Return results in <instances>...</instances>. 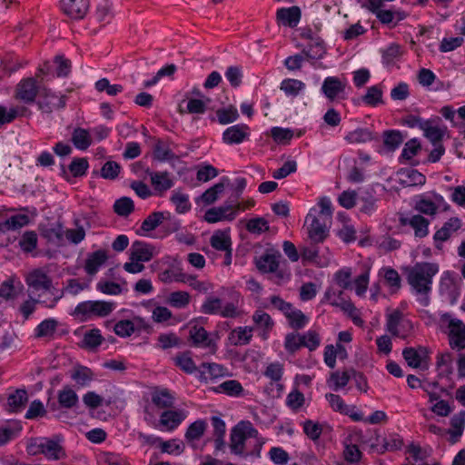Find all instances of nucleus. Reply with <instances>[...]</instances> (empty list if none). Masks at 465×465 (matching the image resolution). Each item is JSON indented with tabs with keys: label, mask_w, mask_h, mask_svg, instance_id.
Segmentation results:
<instances>
[{
	"label": "nucleus",
	"mask_w": 465,
	"mask_h": 465,
	"mask_svg": "<svg viewBox=\"0 0 465 465\" xmlns=\"http://www.w3.org/2000/svg\"><path fill=\"white\" fill-rule=\"evenodd\" d=\"M439 272V265L434 262H417L407 269V280L422 306L430 303V292L433 277Z\"/></svg>",
	"instance_id": "nucleus-1"
},
{
	"label": "nucleus",
	"mask_w": 465,
	"mask_h": 465,
	"mask_svg": "<svg viewBox=\"0 0 465 465\" xmlns=\"http://www.w3.org/2000/svg\"><path fill=\"white\" fill-rule=\"evenodd\" d=\"M242 296L238 292H233L231 301L223 303L222 299L210 295L207 296L201 305V312L209 315H219L223 318H236L241 315L239 308Z\"/></svg>",
	"instance_id": "nucleus-2"
},
{
	"label": "nucleus",
	"mask_w": 465,
	"mask_h": 465,
	"mask_svg": "<svg viewBox=\"0 0 465 465\" xmlns=\"http://www.w3.org/2000/svg\"><path fill=\"white\" fill-rule=\"evenodd\" d=\"M27 451L31 455L42 454L48 460H59L66 456L63 440L59 436L36 438L29 443Z\"/></svg>",
	"instance_id": "nucleus-3"
},
{
	"label": "nucleus",
	"mask_w": 465,
	"mask_h": 465,
	"mask_svg": "<svg viewBox=\"0 0 465 465\" xmlns=\"http://www.w3.org/2000/svg\"><path fill=\"white\" fill-rule=\"evenodd\" d=\"M115 308L114 302L85 301L77 304L74 314L81 322H87L96 318H104L110 315Z\"/></svg>",
	"instance_id": "nucleus-4"
},
{
	"label": "nucleus",
	"mask_w": 465,
	"mask_h": 465,
	"mask_svg": "<svg viewBox=\"0 0 465 465\" xmlns=\"http://www.w3.org/2000/svg\"><path fill=\"white\" fill-rule=\"evenodd\" d=\"M439 325L441 329H447L450 346L453 350L465 349V325L450 313H441L439 317Z\"/></svg>",
	"instance_id": "nucleus-5"
},
{
	"label": "nucleus",
	"mask_w": 465,
	"mask_h": 465,
	"mask_svg": "<svg viewBox=\"0 0 465 465\" xmlns=\"http://www.w3.org/2000/svg\"><path fill=\"white\" fill-rule=\"evenodd\" d=\"M249 439H255L260 446L263 441L258 439V431L250 421H241L232 430L231 433V450L235 454L244 452L245 441Z\"/></svg>",
	"instance_id": "nucleus-6"
},
{
	"label": "nucleus",
	"mask_w": 465,
	"mask_h": 465,
	"mask_svg": "<svg viewBox=\"0 0 465 465\" xmlns=\"http://www.w3.org/2000/svg\"><path fill=\"white\" fill-rule=\"evenodd\" d=\"M349 83L344 75L324 78L321 92L330 102L345 100L348 97Z\"/></svg>",
	"instance_id": "nucleus-7"
},
{
	"label": "nucleus",
	"mask_w": 465,
	"mask_h": 465,
	"mask_svg": "<svg viewBox=\"0 0 465 465\" xmlns=\"http://www.w3.org/2000/svg\"><path fill=\"white\" fill-rule=\"evenodd\" d=\"M280 252H267L258 258L256 266L262 272H273L278 282H283L290 279L291 273L287 270L279 269Z\"/></svg>",
	"instance_id": "nucleus-8"
},
{
	"label": "nucleus",
	"mask_w": 465,
	"mask_h": 465,
	"mask_svg": "<svg viewBox=\"0 0 465 465\" xmlns=\"http://www.w3.org/2000/svg\"><path fill=\"white\" fill-rule=\"evenodd\" d=\"M318 208H312L306 218L305 224L308 228V234L313 242H322L327 236L328 229L325 218L317 215Z\"/></svg>",
	"instance_id": "nucleus-9"
},
{
	"label": "nucleus",
	"mask_w": 465,
	"mask_h": 465,
	"mask_svg": "<svg viewBox=\"0 0 465 465\" xmlns=\"http://www.w3.org/2000/svg\"><path fill=\"white\" fill-rule=\"evenodd\" d=\"M189 336L195 347L205 349L211 354L216 352L217 342L203 327L198 325L191 327Z\"/></svg>",
	"instance_id": "nucleus-10"
},
{
	"label": "nucleus",
	"mask_w": 465,
	"mask_h": 465,
	"mask_svg": "<svg viewBox=\"0 0 465 465\" xmlns=\"http://www.w3.org/2000/svg\"><path fill=\"white\" fill-rule=\"evenodd\" d=\"M41 92L42 90L37 85L35 79L32 77L25 78L15 87V98L25 104H33Z\"/></svg>",
	"instance_id": "nucleus-11"
},
{
	"label": "nucleus",
	"mask_w": 465,
	"mask_h": 465,
	"mask_svg": "<svg viewBox=\"0 0 465 465\" xmlns=\"http://www.w3.org/2000/svg\"><path fill=\"white\" fill-rule=\"evenodd\" d=\"M251 129L247 124H238L226 128L223 133V142L228 145L242 143L250 139Z\"/></svg>",
	"instance_id": "nucleus-12"
},
{
	"label": "nucleus",
	"mask_w": 465,
	"mask_h": 465,
	"mask_svg": "<svg viewBox=\"0 0 465 465\" xmlns=\"http://www.w3.org/2000/svg\"><path fill=\"white\" fill-rule=\"evenodd\" d=\"M38 108L45 114H50L55 110L61 109L65 105L64 96L58 94L51 90L43 89L40 93Z\"/></svg>",
	"instance_id": "nucleus-13"
},
{
	"label": "nucleus",
	"mask_w": 465,
	"mask_h": 465,
	"mask_svg": "<svg viewBox=\"0 0 465 465\" xmlns=\"http://www.w3.org/2000/svg\"><path fill=\"white\" fill-rule=\"evenodd\" d=\"M188 411L183 409L164 411L159 419V426L162 430L173 431L187 418Z\"/></svg>",
	"instance_id": "nucleus-14"
},
{
	"label": "nucleus",
	"mask_w": 465,
	"mask_h": 465,
	"mask_svg": "<svg viewBox=\"0 0 465 465\" xmlns=\"http://www.w3.org/2000/svg\"><path fill=\"white\" fill-rule=\"evenodd\" d=\"M252 321L253 322L252 327L254 328L258 336L263 341L267 340L274 326L272 317L263 310L258 309L253 312Z\"/></svg>",
	"instance_id": "nucleus-15"
},
{
	"label": "nucleus",
	"mask_w": 465,
	"mask_h": 465,
	"mask_svg": "<svg viewBox=\"0 0 465 465\" xmlns=\"http://www.w3.org/2000/svg\"><path fill=\"white\" fill-rule=\"evenodd\" d=\"M411 328V322L402 319L399 312H393L387 318L386 330L395 337L406 338Z\"/></svg>",
	"instance_id": "nucleus-16"
},
{
	"label": "nucleus",
	"mask_w": 465,
	"mask_h": 465,
	"mask_svg": "<svg viewBox=\"0 0 465 465\" xmlns=\"http://www.w3.org/2000/svg\"><path fill=\"white\" fill-rule=\"evenodd\" d=\"M36 215L35 210L30 211L25 208L21 212L11 215L3 223L0 224V232L7 230H18L30 223L31 220Z\"/></svg>",
	"instance_id": "nucleus-17"
},
{
	"label": "nucleus",
	"mask_w": 465,
	"mask_h": 465,
	"mask_svg": "<svg viewBox=\"0 0 465 465\" xmlns=\"http://www.w3.org/2000/svg\"><path fill=\"white\" fill-rule=\"evenodd\" d=\"M229 375L228 369L216 362H203L198 369V379L208 382Z\"/></svg>",
	"instance_id": "nucleus-18"
},
{
	"label": "nucleus",
	"mask_w": 465,
	"mask_h": 465,
	"mask_svg": "<svg viewBox=\"0 0 465 465\" xmlns=\"http://www.w3.org/2000/svg\"><path fill=\"white\" fill-rule=\"evenodd\" d=\"M129 260L139 261L143 263L151 261L156 254L155 248L145 242L135 241L132 243L129 251Z\"/></svg>",
	"instance_id": "nucleus-19"
},
{
	"label": "nucleus",
	"mask_w": 465,
	"mask_h": 465,
	"mask_svg": "<svg viewBox=\"0 0 465 465\" xmlns=\"http://www.w3.org/2000/svg\"><path fill=\"white\" fill-rule=\"evenodd\" d=\"M232 203H225L218 207L208 209L204 214V221L209 223H215L221 221H232L237 216Z\"/></svg>",
	"instance_id": "nucleus-20"
},
{
	"label": "nucleus",
	"mask_w": 465,
	"mask_h": 465,
	"mask_svg": "<svg viewBox=\"0 0 465 465\" xmlns=\"http://www.w3.org/2000/svg\"><path fill=\"white\" fill-rule=\"evenodd\" d=\"M25 282L34 292H49L52 288V281L43 269L30 272Z\"/></svg>",
	"instance_id": "nucleus-21"
},
{
	"label": "nucleus",
	"mask_w": 465,
	"mask_h": 465,
	"mask_svg": "<svg viewBox=\"0 0 465 465\" xmlns=\"http://www.w3.org/2000/svg\"><path fill=\"white\" fill-rule=\"evenodd\" d=\"M435 365L439 379L451 381L454 374V359L450 352H439L436 356Z\"/></svg>",
	"instance_id": "nucleus-22"
},
{
	"label": "nucleus",
	"mask_w": 465,
	"mask_h": 465,
	"mask_svg": "<svg viewBox=\"0 0 465 465\" xmlns=\"http://www.w3.org/2000/svg\"><path fill=\"white\" fill-rule=\"evenodd\" d=\"M443 203L444 198L440 194L422 195L416 202L415 209L426 215H434Z\"/></svg>",
	"instance_id": "nucleus-23"
},
{
	"label": "nucleus",
	"mask_w": 465,
	"mask_h": 465,
	"mask_svg": "<svg viewBox=\"0 0 465 465\" xmlns=\"http://www.w3.org/2000/svg\"><path fill=\"white\" fill-rule=\"evenodd\" d=\"M302 12L298 6L282 7L277 10L276 19L280 25L294 28L298 25Z\"/></svg>",
	"instance_id": "nucleus-24"
},
{
	"label": "nucleus",
	"mask_w": 465,
	"mask_h": 465,
	"mask_svg": "<svg viewBox=\"0 0 465 465\" xmlns=\"http://www.w3.org/2000/svg\"><path fill=\"white\" fill-rule=\"evenodd\" d=\"M61 8L71 18L81 19L89 9V0H62Z\"/></svg>",
	"instance_id": "nucleus-25"
},
{
	"label": "nucleus",
	"mask_w": 465,
	"mask_h": 465,
	"mask_svg": "<svg viewBox=\"0 0 465 465\" xmlns=\"http://www.w3.org/2000/svg\"><path fill=\"white\" fill-rule=\"evenodd\" d=\"M400 223L403 226H411L414 234L418 238H423L429 233V221L420 214H413L411 216H402L400 218Z\"/></svg>",
	"instance_id": "nucleus-26"
},
{
	"label": "nucleus",
	"mask_w": 465,
	"mask_h": 465,
	"mask_svg": "<svg viewBox=\"0 0 465 465\" xmlns=\"http://www.w3.org/2000/svg\"><path fill=\"white\" fill-rule=\"evenodd\" d=\"M144 325L141 317H134L129 320H121L114 324V333L122 338L130 337L135 331H139Z\"/></svg>",
	"instance_id": "nucleus-27"
},
{
	"label": "nucleus",
	"mask_w": 465,
	"mask_h": 465,
	"mask_svg": "<svg viewBox=\"0 0 465 465\" xmlns=\"http://www.w3.org/2000/svg\"><path fill=\"white\" fill-rule=\"evenodd\" d=\"M399 183L403 186H419L426 182V177L412 168L401 169L397 173Z\"/></svg>",
	"instance_id": "nucleus-28"
},
{
	"label": "nucleus",
	"mask_w": 465,
	"mask_h": 465,
	"mask_svg": "<svg viewBox=\"0 0 465 465\" xmlns=\"http://www.w3.org/2000/svg\"><path fill=\"white\" fill-rule=\"evenodd\" d=\"M253 331L254 328L252 326H239L230 331L228 340L234 346L247 345L252 341Z\"/></svg>",
	"instance_id": "nucleus-29"
},
{
	"label": "nucleus",
	"mask_w": 465,
	"mask_h": 465,
	"mask_svg": "<svg viewBox=\"0 0 465 465\" xmlns=\"http://www.w3.org/2000/svg\"><path fill=\"white\" fill-rule=\"evenodd\" d=\"M59 325L60 323L56 319L47 318L34 329V335L38 339L53 340L55 338Z\"/></svg>",
	"instance_id": "nucleus-30"
},
{
	"label": "nucleus",
	"mask_w": 465,
	"mask_h": 465,
	"mask_svg": "<svg viewBox=\"0 0 465 465\" xmlns=\"http://www.w3.org/2000/svg\"><path fill=\"white\" fill-rule=\"evenodd\" d=\"M402 355L408 365L412 368L427 367V353L423 348H406L403 350Z\"/></svg>",
	"instance_id": "nucleus-31"
},
{
	"label": "nucleus",
	"mask_w": 465,
	"mask_h": 465,
	"mask_svg": "<svg viewBox=\"0 0 465 465\" xmlns=\"http://www.w3.org/2000/svg\"><path fill=\"white\" fill-rule=\"evenodd\" d=\"M420 129L423 131L424 136L429 139L432 144L440 143L447 133L446 126L428 121L420 124Z\"/></svg>",
	"instance_id": "nucleus-32"
},
{
	"label": "nucleus",
	"mask_w": 465,
	"mask_h": 465,
	"mask_svg": "<svg viewBox=\"0 0 465 465\" xmlns=\"http://www.w3.org/2000/svg\"><path fill=\"white\" fill-rule=\"evenodd\" d=\"M108 256L104 250L95 251L88 255L84 264V270L87 274L94 275L105 263Z\"/></svg>",
	"instance_id": "nucleus-33"
},
{
	"label": "nucleus",
	"mask_w": 465,
	"mask_h": 465,
	"mask_svg": "<svg viewBox=\"0 0 465 465\" xmlns=\"http://www.w3.org/2000/svg\"><path fill=\"white\" fill-rule=\"evenodd\" d=\"M440 292L451 299L459 294L457 279L452 272L447 271L442 273L440 282Z\"/></svg>",
	"instance_id": "nucleus-34"
},
{
	"label": "nucleus",
	"mask_w": 465,
	"mask_h": 465,
	"mask_svg": "<svg viewBox=\"0 0 465 465\" xmlns=\"http://www.w3.org/2000/svg\"><path fill=\"white\" fill-rule=\"evenodd\" d=\"M150 179L154 190L158 192H166L174 185L172 174L168 172L151 173Z\"/></svg>",
	"instance_id": "nucleus-35"
},
{
	"label": "nucleus",
	"mask_w": 465,
	"mask_h": 465,
	"mask_svg": "<svg viewBox=\"0 0 465 465\" xmlns=\"http://www.w3.org/2000/svg\"><path fill=\"white\" fill-rule=\"evenodd\" d=\"M348 301L344 297L342 290L331 286L326 289L321 302L328 303L341 310Z\"/></svg>",
	"instance_id": "nucleus-36"
},
{
	"label": "nucleus",
	"mask_w": 465,
	"mask_h": 465,
	"mask_svg": "<svg viewBox=\"0 0 465 465\" xmlns=\"http://www.w3.org/2000/svg\"><path fill=\"white\" fill-rule=\"evenodd\" d=\"M71 141L76 149L85 151L92 144L93 137L89 130L77 127L72 133Z\"/></svg>",
	"instance_id": "nucleus-37"
},
{
	"label": "nucleus",
	"mask_w": 465,
	"mask_h": 465,
	"mask_svg": "<svg viewBox=\"0 0 465 465\" xmlns=\"http://www.w3.org/2000/svg\"><path fill=\"white\" fill-rule=\"evenodd\" d=\"M465 429V411H461L450 419V428L448 430V434L450 437V441L452 443L457 442L461 435L463 434Z\"/></svg>",
	"instance_id": "nucleus-38"
},
{
	"label": "nucleus",
	"mask_w": 465,
	"mask_h": 465,
	"mask_svg": "<svg viewBox=\"0 0 465 465\" xmlns=\"http://www.w3.org/2000/svg\"><path fill=\"white\" fill-rule=\"evenodd\" d=\"M22 425L17 420H8L0 425V445H5L19 435Z\"/></svg>",
	"instance_id": "nucleus-39"
},
{
	"label": "nucleus",
	"mask_w": 465,
	"mask_h": 465,
	"mask_svg": "<svg viewBox=\"0 0 465 465\" xmlns=\"http://www.w3.org/2000/svg\"><path fill=\"white\" fill-rule=\"evenodd\" d=\"M216 393H223L229 397H241L243 395L244 389L236 380H227L213 389Z\"/></svg>",
	"instance_id": "nucleus-40"
},
{
	"label": "nucleus",
	"mask_w": 465,
	"mask_h": 465,
	"mask_svg": "<svg viewBox=\"0 0 465 465\" xmlns=\"http://www.w3.org/2000/svg\"><path fill=\"white\" fill-rule=\"evenodd\" d=\"M28 401L25 390L19 389L11 393L7 398V408L10 412H20Z\"/></svg>",
	"instance_id": "nucleus-41"
},
{
	"label": "nucleus",
	"mask_w": 465,
	"mask_h": 465,
	"mask_svg": "<svg viewBox=\"0 0 465 465\" xmlns=\"http://www.w3.org/2000/svg\"><path fill=\"white\" fill-rule=\"evenodd\" d=\"M210 243L212 247L217 251H228L232 245L230 232L228 230L215 231L211 236Z\"/></svg>",
	"instance_id": "nucleus-42"
},
{
	"label": "nucleus",
	"mask_w": 465,
	"mask_h": 465,
	"mask_svg": "<svg viewBox=\"0 0 465 465\" xmlns=\"http://www.w3.org/2000/svg\"><path fill=\"white\" fill-rule=\"evenodd\" d=\"M319 250L314 247H307L302 251V259L303 262H312L319 267H326L331 263V254L322 256V260H317Z\"/></svg>",
	"instance_id": "nucleus-43"
},
{
	"label": "nucleus",
	"mask_w": 465,
	"mask_h": 465,
	"mask_svg": "<svg viewBox=\"0 0 465 465\" xmlns=\"http://www.w3.org/2000/svg\"><path fill=\"white\" fill-rule=\"evenodd\" d=\"M305 58L308 60H318L325 54V47L323 41L320 37L313 38V42L305 47L302 52Z\"/></svg>",
	"instance_id": "nucleus-44"
},
{
	"label": "nucleus",
	"mask_w": 465,
	"mask_h": 465,
	"mask_svg": "<svg viewBox=\"0 0 465 465\" xmlns=\"http://www.w3.org/2000/svg\"><path fill=\"white\" fill-rule=\"evenodd\" d=\"M280 89L288 97H296L305 89V84L298 79L286 78L282 81Z\"/></svg>",
	"instance_id": "nucleus-45"
},
{
	"label": "nucleus",
	"mask_w": 465,
	"mask_h": 465,
	"mask_svg": "<svg viewBox=\"0 0 465 465\" xmlns=\"http://www.w3.org/2000/svg\"><path fill=\"white\" fill-rule=\"evenodd\" d=\"M174 400V395L167 389L157 390L152 395L153 403L161 409L172 407Z\"/></svg>",
	"instance_id": "nucleus-46"
},
{
	"label": "nucleus",
	"mask_w": 465,
	"mask_h": 465,
	"mask_svg": "<svg viewBox=\"0 0 465 465\" xmlns=\"http://www.w3.org/2000/svg\"><path fill=\"white\" fill-rule=\"evenodd\" d=\"M344 139L348 143H363L373 140L374 135L369 128H357L349 132Z\"/></svg>",
	"instance_id": "nucleus-47"
},
{
	"label": "nucleus",
	"mask_w": 465,
	"mask_h": 465,
	"mask_svg": "<svg viewBox=\"0 0 465 465\" xmlns=\"http://www.w3.org/2000/svg\"><path fill=\"white\" fill-rule=\"evenodd\" d=\"M173 361L177 367L187 374H193L196 371L198 372L199 368H197L193 361L190 351L177 354L173 359Z\"/></svg>",
	"instance_id": "nucleus-48"
},
{
	"label": "nucleus",
	"mask_w": 465,
	"mask_h": 465,
	"mask_svg": "<svg viewBox=\"0 0 465 465\" xmlns=\"http://www.w3.org/2000/svg\"><path fill=\"white\" fill-rule=\"evenodd\" d=\"M57 398L60 406L64 409H71L76 406L79 401L76 392L68 386L59 391Z\"/></svg>",
	"instance_id": "nucleus-49"
},
{
	"label": "nucleus",
	"mask_w": 465,
	"mask_h": 465,
	"mask_svg": "<svg viewBox=\"0 0 465 465\" xmlns=\"http://www.w3.org/2000/svg\"><path fill=\"white\" fill-rule=\"evenodd\" d=\"M171 202L175 206L178 213H185L191 210L192 204L189 195L180 190H174L171 196Z\"/></svg>",
	"instance_id": "nucleus-50"
},
{
	"label": "nucleus",
	"mask_w": 465,
	"mask_h": 465,
	"mask_svg": "<svg viewBox=\"0 0 465 465\" xmlns=\"http://www.w3.org/2000/svg\"><path fill=\"white\" fill-rule=\"evenodd\" d=\"M284 316L288 319L289 324L293 329H302L309 322V318L301 310L294 308L292 305Z\"/></svg>",
	"instance_id": "nucleus-51"
},
{
	"label": "nucleus",
	"mask_w": 465,
	"mask_h": 465,
	"mask_svg": "<svg viewBox=\"0 0 465 465\" xmlns=\"http://www.w3.org/2000/svg\"><path fill=\"white\" fill-rule=\"evenodd\" d=\"M183 283L188 284L193 290L208 293L213 290V284L209 281H199L195 275L184 274Z\"/></svg>",
	"instance_id": "nucleus-52"
},
{
	"label": "nucleus",
	"mask_w": 465,
	"mask_h": 465,
	"mask_svg": "<svg viewBox=\"0 0 465 465\" xmlns=\"http://www.w3.org/2000/svg\"><path fill=\"white\" fill-rule=\"evenodd\" d=\"M191 302V295L185 291H176L169 294L167 302L170 306L176 309L186 308Z\"/></svg>",
	"instance_id": "nucleus-53"
},
{
	"label": "nucleus",
	"mask_w": 465,
	"mask_h": 465,
	"mask_svg": "<svg viewBox=\"0 0 465 465\" xmlns=\"http://www.w3.org/2000/svg\"><path fill=\"white\" fill-rule=\"evenodd\" d=\"M38 236L34 231L25 232L18 241L20 249L26 253L32 252L37 247Z\"/></svg>",
	"instance_id": "nucleus-54"
},
{
	"label": "nucleus",
	"mask_w": 465,
	"mask_h": 465,
	"mask_svg": "<svg viewBox=\"0 0 465 465\" xmlns=\"http://www.w3.org/2000/svg\"><path fill=\"white\" fill-rule=\"evenodd\" d=\"M71 378L79 386L85 387L94 380V373L89 368L79 366L73 371Z\"/></svg>",
	"instance_id": "nucleus-55"
},
{
	"label": "nucleus",
	"mask_w": 465,
	"mask_h": 465,
	"mask_svg": "<svg viewBox=\"0 0 465 465\" xmlns=\"http://www.w3.org/2000/svg\"><path fill=\"white\" fill-rule=\"evenodd\" d=\"M351 376L349 371H334L328 380V385L333 391L344 388L350 381Z\"/></svg>",
	"instance_id": "nucleus-56"
},
{
	"label": "nucleus",
	"mask_w": 465,
	"mask_h": 465,
	"mask_svg": "<svg viewBox=\"0 0 465 465\" xmlns=\"http://www.w3.org/2000/svg\"><path fill=\"white\" fill-rule=\"evenodd\" d=\"M382 88L381 84H376L369 87L366 94L362 96L364 104L371 106H377L382 103Z\"/></svg>",
	"instance_id": "nucleus-57"
},
{
	"label": "nucleus",
	"mask_w": 465,
	"mask_h": 465,
	"mask_svg": "<svg viewBox=\"0 0 465 465\" xmlns=\"http://www.w3.org/2000/svg\"><path fill=\"white\" fill-rule=\"evenodd\" d=\"M284 372L283 364L279 361L269 363L264 371L263 375L269 379L272 382L278 383L281 381Z\"/></svg>",
	"instance_id": "nucleus-58"
},
{
	"label": "nucleus",
	"mask_w": 465,
	"mask_h": 465,
	"mask_svg": "<svg viewBox=\"0 0 465 465\" xmlns=\"http://www.w3.org/2000/svg\"><path fill=\"white\" fill-rule=\"evenodd\" d=\"M159 448L162 452L174 456L180 455L184 450V445L183 441L178 439L161 441Z\"/></svg>",
	"instance_id": "nucleus-59"
},
{
	"label": "nucleus",
	"mask_w": 465,
	"mask_h": 465,
	"mask_svg": "<svg viewBox=\"0 0 465 465\" xmlns=\"http://www.w3.org/2000/svg\"><path fill=\"white\" fill-rule=\"evenodd\" d=\"M224 191V184L223 183H218L206 190L199 198V201L203 202L204 204L209 205L213 203L218 198L219 195Z\"/></svg>",
	"instance_id": "nucleus-60"
},
{
	"label": "nucleus",
	"mask_w": 465,
	"mask_h": 465,
	"mask_svg": "<svg viewBox=\"0 0 465 465\" xmlns=\"http://www.w3.org/2000/svg\"><path fill=\"white\" fill-rule=\"evenodd\" d=\"M206 429V422L203 420H198L193 422L187 429L185 439L188 441L199 440Z\"/></svg>",
	"instance_id": "nucleus-61"
},
{
	"label": "nucleus",
	"mask_w": 465,
	"mask_h": 465,
	"mask_svg": "<svg viewBox=\"0 0 465 465\" xmlns=\"http://www.w3.org/2000/svg\"><path fill=\"white\" fill-rule=\"evenodd\" d=\"M370 282V271L367 270L361 273L359 276H357L351 286L355 291L356 295L359 297H362L365 295Z\"/></svg>",
	"instance_id": "nucleus-62"
},
{
	"label": "nucleus",
	"mask_w": 465,
	"mask_h": 465,
	"mask_svg": "<svg viewBox=\"0 0 465 465\" xmlns=\"http://www.w3.org/2000/svg\"><path fill=\"white\" fill-rule=\"evenodd\" d=\"M379 276L384 278L386 283L391 288H399L401 285V278L398 272L391 267L381 268Z\"/></svg>",
	"instance_id": "nucleus-63"
},
{
	"label": "nucleus",
	"mask_w": 465,
	"mask_h": 465,
	"mask_svg": "<svg viewBox=\"0 0 465 465\" xmlns=\"http://www.w3.org/2000/svg\"><path fill=\"white\" fill-rule=\"evenodd\" d=\"M97 461L99 465H129L124 458L108 452L100 454Z\"/></svg>",
	"instance_id": "nucleus-64"
}]
</instances>
